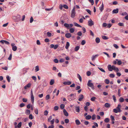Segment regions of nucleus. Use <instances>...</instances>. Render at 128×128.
<instances>
[{
	"instance_id": "obj_1",
	"label": "nucleus",
	"mask_w": 128,
	"mask_h": 128,
	"mask_svg": "<svg viewBox=\"0 0 128 128\" xmlns=\"http://www.w3.org/2000/svg\"><path fill=\"white\" fill-rule=\"evenodd\" d=\"M108 70L110 71H112L113 70H114V71L118 72L119 70L118 68L116 67L114 65L111 66V65L109 64L108 66Z\"/></svg>"
},
{
	"instance_id": "obj_2",
	"label": "nucleus",
	"mask_w": 128,
	"mask_h": 128,
	"mask_svg": "<svg viewBox=\"0 0 128 128\" xmlns=\"http://www.w3.org/2000/svg\"><path fill=\"white\" fill-rule=\"evenodd\" d=\"M121 107V105L119 104H118L116 108L113 110V112L116 113H117L118 112H120L121 111L120 110Z\"/></svg>"
},
{
	"instance_id": "obj_3",
	"label": "nucleus",
	"mask_w": 128,
	"mask_h": 128,
	"mask_svg": "<svg viewBox=\"0 0 128 128\" xmlns=\"http://www.w3.org/2000/svg\"><path fill=\"white\" fill-rule=\"evenodd\" d=\"M76 94H71L68 95L69 100L70 101L73 100L76 98Z\"/></svg>"
},
{
	"instance_id": "obj_4",
	"label": "nucleus",
	"mask_w": 128,
	"mask_h": 128,
	"mask_svg": "<svg viewBox=\"0 0 128 128\" xmlns=\"http://www.w3.org/2000/svg\"><path fill=\"white\" fill-rule=\"evenodd\" d=\"M75 7L74 6L71 12V16L72 18H74L75 16L76 12L75 11Z\"/></svg>"
},
{
	"instance_id": "obj_5",
	"label": "nucleus",
	"mask_w": 128,
	"mask_h": 128,
	"mask_svg": "<svg viewBox=\"0 0 128 128\" xmlns=\"http://www.w3.org/2000/svg\"><path fill=\"white\" fill-rule=\"evenodd\" d=\"M92 80H89L88 81L87 83L88 86L91 87L92 89H94V86L93 83L91 82Z\"/></svg>"
},
{
	"instance_id": "obj_6",
	"label": "nucleus",
	"mask_w": 128,
	"mask_h": 128,
	"mask_svg": "<svg viewBox=\"0 0 128 128\" xmlns=\"http://www.w3.org/2000/svg\"><path fill=\"white\" fill-rule=\"evenodd\" d=\"M64 25L68 29L72 28L73 26V24H68L67 23H65Z\"/></svg>"
},
{
	"instance_id": "obj_7",
	"label": "nucleus",
	"mask_w": 128,
	"mask_h": 128,
	"mask_svg": "<svg viewBox=\"0 0 128 128\" xmlns=\"http://www.w3.org/2000/svg\"><path fill=\"white\" fill-rule=\"evenodd\" d=\"M88 25L90 26H92L94 24V23L91 19H90L88 22Z\"/></svg>"
},
{
	"instance_id": "obj_8",
	"label": "nucleus",
	"mask_w": 128,
	"mask_h": 128,
	"mask_svg": "<svg viewBox=\"0 0 128 128\" xmlns=\"http://www.w3.org/2000/svg\"><path fill=\"white\" fill-rule=\"evenodd\" d=\"M65 36L67 38H69L72 36V35L70 33H67L65 34Z\"/></svg>"
},
{
	"instance_id": "obj_9",
	"label": "nucleus",
	"mask_w": 128,
	"mask_h": 128,
	"mask_svg": "<svg viewBox=\"0 0 128 128\" xmlns=\"http://www.w3.org/2000/svg\"><path fill=\"white\" fill-rule=\"evenodd\" d=\"M71 84V82L70 81L65 82L63 83V84L64 85H70Z\"/></svg>"
},
{
	"instance_id": "obj_10",
	"label": "nucleus",
	"mask_w": 128,
	"mask_h": 128,
	"mask_svg": "<svg viewBox=\"0 0 128 128\" xmlns=\"http://www.w3.org/2000/svg\"><path fill=\"white\" fill-rule=\"evenodd\" d=\"M84 96L82 94H81L80 95L79 98L78 99V100L80 101H82V99L84 98Z\"/></svg>"
},
{
	"instance_id": "obj_11",
	"label": "nucleus",
	"mask_w": 128,
	"mask_h": 128,
	"mask_svg": "<svg viewBox=\"0 0 128 128\" xmlns=\"http://www.w3.org/2000/svg\"><path fill=\"white\" fill-rule=\"evenodd\" d=\"M98 56V54H96L95 55H93L92 56V60L93 61L97 57V56Z\"/></svg>"
},
{
	"instance_id": "obj_12",
	"label": "nucleus",
	"mask_w": 128,
	"mask_h": 128,
	"mask_svg": "<svg viewBox=\"0 0 128 128\" xmlns=\"http://www.w3.org/2000/svg\"><path fill=\"white\" fill-rule=\"evenodd\" d=\"M63 112L65 116H68V114L66 110L64 109L63 110Z\"/></svg>"
},
{
	"instance_id": "obj_13",
	"label": "nucleus",
	"mask_w": 128,
	"mask_h": 128,
	"mask_svg": "<svg viewBox=\"0 0 128 128\" xmlns=\"http://www.w3.org/2000/svg\"><path fill=\"white\" fill-rule=\"evenodd\" d=\"M22 126V122H20L18 124L17 126H15V128H20Z\"/></svg>"
},
{
	"instance_id": "obj_14",
	"label": "nucleus",
	"mask_w": 128,
	"mask_h": 128,
	"mask_svg": "<svg viewBox=\"0 0 128 128\" xmlns=\"http://www.w3.org/2000/svg\"><path fill=\"white\" fill-rule=\"evenodd\" d=\"M118 8H116V9H114L112 11V14H117L118 13Z\"/></svg>"
},
{
	"instance_id": "obj_15",
	"label": "nucleus",
	"mask_w": 128,
	"mask_h": 128,
	"mask_svg": "<svg viewBox=\"0 0 128 128\" xmlns=\"http://www.w3.org/2000/svg\"><path fill=\"white\" fill-rule=\"evenodd\" d=\"M31 86V84L30 83H28L27 85H26L25 86H24V88L25 89H27V88H30Z\"/></svg>"
},
{
	"instance_id": "obj_16",
	"label": "nucleus",
	"mask_w": 128,
	"mask_h": 128,
	"mask_svg": "<svg viewBox=\"0 0 128 128\" xmlns=\"http://www.w3.org/2000/svg\"><path fill=\"white\" fill-rule=\"evenodd\" d=\"M99 9L100 11L102 12V11L104 9V5L103 2L102 3V4L101 6L99 7Z\"/></svg>"
},
{
	"instance_id": "obj_17",
	"label": "nucleus",
	"mask_w": 128,
	"mask_h": 128,
	"mask_svg": "<svg viewBox=\"0 0 128 128\" xmlns=\"http://www.w3.org/2000/svg\"><path fill=\"white\" fill-rule=\"evenodd\" d=\"M31 99L32 103L33 104L34 102V98L33 95H31Z\"/></svg>"
},
{
	"instance_id": "obj_18",
	"label": "nucleus",
	"mask_w": 128,
	"mask_h": 128,
	"mask_svg": "<svg viewBox=\"0 0 128 128\" xmlns=\"http://www.w3.org/2000/svg\"><path fill=\"white\" fill-rule=\"evenodd\" d=\"M76 110V112H79L80 111V107L79 106H76L75 107Z\"/></svg>"
},
{
	"instance_id": "obj_19",
	"label": "nucleus",
	"mask_w": 128,
	"mask_h": 128,
	"mask_svg": "<svg viewBox=\"0 0 128 128\" xmlns=\"http://www.w3.org/2000/svg\"><path fill=\"white\" fill-rule=\"evenodd\" d=\"M104 106L106 108H110V105L109 103H106L105 104Z\"/></svg>"
},
{
	"instance_id": "obj_20",
	"label": "nucleus",
	"mask_w": 128,
	"mask_h": 128,
	"mask_svg": "<svg viewBox=\"0 0 128 128\" xmlns=\"http://www.w3.org/2000/svg\"><path fill=\"white\" fill-rule=\"evenodd\" d=\"M75 122L77 125H79L80 124V122L79 120H75Z\"/></svg>"
},
{
	"instance_id": "obj_21",
	"label": "nucleus",
	"mask_w": 128,
	"mask_h": 128,
	"mask_svg": "<svg viewBox=\"0 0 128 128\" xmlns=\"http://www.w3.org/2000/svg\"><path fill=\"white\" fill-rule=\"evenodd\" d=\"M70 45L69 42H67L66 43V45L65 46V48L66 49H68V47Z\"/></svg>"
},
{
	"instance_id": "obj_22",
	"label": "nucleus",
	"mask_w": 128,
	"mask_h": 128,
	"mask_svg": "<svg viewBox=\"0 0 128 128\" xmlns=\"http://www.w3.org/2000/svg\"><path fill=\"white\" fill-rule=\"evenodd\" d=\"M75 30V29L73 28H71L70 29L69 31L70 33H72L74 32Z\"/></svg>"
},
{
	"instance_id": "obj_23",
	"label": "nucleus",
	"mask_w": 128,
	"mask_h": 128,
	"mask_svg": "<svg viewBox=\"0 0 128 128\" xmlns=\"http://www.w3.org/2000/svg\"><path fill=\"white\" fill-rule=\"evenodd\" d=\"M74 25L76 26L80 27V28H82V26L79 25V24H77V23L74 22Z\"/></svg>"
},
{
	"instance_id": "obj_24",
	"label": "nucleus",
	"mask_w": 128,
	"mask_h": 128,
	"mask_svg": "<svg viewBox=\"0 0 128 128\" xmlns=\"http://www.w3.org/2000/svg\"><path fill=\"white\" fill-rule=\"evenodd\" d=\"M77 76L78 78L79 79L80 82L82 81V78L79 74H77Z\"/></svg>"
},
{
	"instance_id": "obj_25",
	"label": "nucleus",
	"mask_w": 128,
	"mask_h": 128,
	"mask_svg": "<svg viewBox=\"0 0 128 128\" xmlns=\"http://www.w3.org/2000/svg\"><path fill=\"white\" fill-rule=\"evenodd\" d=\"M124 101V98L122 97H120L119 99V102H123Z\"/></svg>"
},
{
	"instance_id": "obj_26",
	"label": "nucleus",
	"mask_w": 128,
	"mask_h": 128,
	"mask_svg": "<svg viewBox=\"0 0 128 128\" xmlns=\"http://www.w3.org/2000/svg\"><path fill=\"white\" fill-rule=\"evenodd\" d=\"M95 41L96 43H98L100 42V40L99 38H97L95 39Z\"/></svg>"
},
{
	"instance_id": "obj_27",
	"label": "nucleus",
	"mask_w": 128,
	"mask_h": 128,
	"mask_svg": "<svg viewBox=\"0 0 128 128\" xmlns=\"http://www.w3.org/2000/svg\"><path fill=\"white\" fill-rule=\"evenodd\" d=\"M38 104L41 107H42L44 106L43 102H38Z\"/></svg>"
},
{
	"instance_id": "obj_28",
	"label": "nucleus",
	"mask_w": 128,
	"mask_h": 128,
	"mask_svg": "<svg viewBox=\"0 0 128 128\" xmlns=\"http://www.w3.org/2000/svg\"><path fill=\"white\" fill-rule=\"evenodd\" d=\"M54 82V79H52L51 80L50 82V84L51 85H53Z\"/></svg>"
},
{
	"instance_id": "obj_29",
	"label": "nucleus",
	"mask_w": 128,
	"mask_h": 128,
	"mask_svg": "<svg viewBox=\"0 0 128 128\" xmlns=\"http://www.w3.org/2000/svg\"><path fill=\"white\" fill-rule=\"evenodd\" d=\"M92 118V116L90 115H88L86 116V120H89L90 119Z\"/></svg>"
},
{
	"instance_id": "obj_30",
	"label": "nucleus",
	"mask_w": 128,
	"mask_h": 128,
	"mask_svg": "<svg viewBox=\"0 0 128 128\" xmlns=\"http://www.w3.org/2000/svg\"><path fill=\"white\" fill-rule=\"evenodd\" d=\"M117 86L116 85H114L111 86V88L113 89H116L117 88Z\"/></svg>"
},
{
	"instance_id": "obj_31",
	"label": "nucleus",
	"mask_w": 128,
	"mask_h": 128,
	"mask_svg": "<svg viewBox=\"0 0 128 128\" xmlns=\"http://www.w3.org/2000/svg\"><path fill=\"white\" fill-rule=\"evenodd\" d=\"M104 82L106 84H108L110 82V81L108 79H106L104 80Z\"/></svg>"
},
{
	"instance_id": "obj_32",
	"label": "nucleus",
	"mask_w": 128,
	"mask_h": 128,
	"mask_svg": "<svg viewBox=\"0 0 128 128\" xmlns=\"http://www.w3.org/2000/svg\"><path fill=\"white\" fill-rule=\"evenodd\" d=\"M12 49L14 51H16L17 49V47L16 46L12 47Z\"/></svg>"
},
{
	"instance_id": "obj_33",
	"label": "nucleus",
	"mask_w": 128,
	"mask_h": 128,
	"mask_svg": "<svg viewBox=\"0 0 128 128\" xmlns=\"http://www.w3.org/2000/svg\"><path fill=\"white\" fill-rule=\"evenodd\" d=\"M98 68L101 71H102V72H103L104 73L105 72V71L102 68H100V67H98Z\"/></svg>"
},
{
	"instance_id": "obj_34",
	"label": "nucleus",
	"mask_w": 128,
	"mask_h": 128,
	"mask_svg": "<svg viewBox=\"0 0 128 128\" xmlns=\"http://www.w3.org/2000/svg\"><path fill=\"white\" fill-rule=\"evenodd\" d=\"M109 119L108 118H106L104 120V121L106 123H108L109 122Z\"/></svg>"
},
{
	"instance_id": "obj_35",
	"label": "nucleus",
	"mask_w": 128,
	"mask_h": 128,
	"mask_svg": "<svg viewBox=\"0 0 128 128\" xmlns=\"http://www.w3.org/2000/svg\"><path fill=\"white\" fill-rule=\"evenodd\" d=\"M80 47L79 46H77L74 49V50L77 51L79 49Z\"/></svg>"
},
{
	"instance_id": "obj_36",
	"label": "nucleus",
	"mask_w": 128,
	"mask_h": 128,
	"mask_svg": "<svg viewBox=\"0 0 128 128\" xmlns=\"http://www.w3.org/2000/svg\"><path fill=\"white\" fill-rule=\"evenodd\" d=\"M39 70V67L38 66H37L35 67V70L36 72H37Z\"/></svg>"
},
{
	"instance_id": "obj_37",
	"label": "nucleus",
	"mask_w": 128,
	"mask_h": 128,
	"mask_svg": "<svg viewBox=\"0 0 128 128\" xmlns=\"http://www.w3.org/2000/svg\"><path fill=\"white\" fill-rule=\"evenodd\" d=\"M109 76L111 78H114L115 76V75L114 74H109Z\"/></svg>"
},
{
	"instance_id": "obj_38",
	"label": "nucleus",
	"mask_w": 128,
	"mask_h": 128,
	"mask_svg": "<svg viewBox=\"0 0 128 128\" xmlns=\"http://www.w3.org/2000/svg\"><path fill=\"white\" fill-rule=\"evenodd\" d=\"M102 38L104 40H108V38L104 36H102Z\"/></svg>"
},
{
	"instance_id": "obj_39",
	"label": "nucleus",
	"mask_w": 128,
	"mask_h": 128,
	"mask_svg": "<svg viewBox=\"0 0 128 128\" xmlns=\"http://www.w3.org/2000/svg\"><path fill=\"white\" fill-rule=\"evenodd\" d=\"M112 98L114 102H116V99L115 96L114 95H113Z\"/></svg>"
},
{
	"instance_id": "obj_40",
	"label": "nucleus",
	"mask_w": 128,
	"mask_h": 128,
	"mask_svg": "<svg viewBox=\"0 0 128 128\" xmlns=\"http://www.w3.org/2000/svg\"><path fill=\"white\" fill-rule=\"evenodd\" d=\"M30 113V111L29 110H26V114H29Z\"/></svg>"
},
{
	"instance_id": "obj_41",
	"label": "nucleus",
	"mask_w": 128,
	"mask_h": 128,
	"mask_svg": "<svg viewBox=\"0 0 128 128\" xmlns=\"http://www.w3.org/2000/svg\"><path fill=\"white\" fill-rule=\"evenodd\" d=\"M34 112L36 114H38V110L37 108L36 109H35L34 110Z\"/></svg>"
},
{
	"instance_id": "obj_42",
	"label": "nucleus",
	"mask_w": 128,
	"mask_h": 128,
	"mask_svg": "<svg viewBox=\"0 0 128 128\" xmlns=\"http://www.w3.org/2000/svg\"><path fill=\"white\" fill-rule=\"evenodd\" d=\"M86 43V41L84 40H83L81 42V44L82 45H83L84 44Z\"/></svg>"
},
{
	"instance_id": "obj_43",
	"label": "nucleus",
	"mask_w": 128,
	"mask_h": 128,
	"mask_svg": "<svg viewBox=\"0 0 128 128\" xmlns=\"http://www.w3.org/2000/svg\"><path fill=\"white\" fill-rule=\"evenodd\" d=\"M86 11L89 13L90 15L91 14V12L90 10L89 9H86Z\"/></svg>"
},
{
	"instance_id": "obj_44",
	"label": "nucleus",
	"mask_w": 128,
	"mask_h": 128,
	"mask_svg": "<svg viewBox=\"0 0 128 128\" xmlns=\"http://www.w3.org/2000/svg\"><path fill=\"white\" fill-rule=\"evenodd\" d=\"M96 99V98L95 97L93 96L91 98L90 100L92 101H94Z\"/></svg>"
},
{
	"instance_id": "obj_45",
	"label": "nucleus",
	"mask_w": 128,
	"mask_h": 128,
	"mask_svg": "<svg viewBox=\"0 0 128 128\" xmlns=\"http://www.w3.org/2000/svg\"><path fill=\"white\" fill-rule=\"evenodd\" d=\"M6 78L8 82H10V76H7Z\"/></svg>"
},
{
	"instance_id": "obj_46",
	"label": "nucleus",
	"mask_w": 128,
	"mask_h": 128,
	"mask_svg": "<svg viewBox=\"0 0 128 128\" xmlns=\"http://www.w3.org/2000/svg\"><path fill=\"white\" fill-rule=\"evenodd\" d=\"M122 64V62L120 60H118L117 62V64L118 65H120Z\"/></svg>"
},
{
	"instance_id": "obj_47",
	"label": "nucleus",
	"mask_w": 128,
	"mask_h": 128,
	"mask_svg": "<svg viewBox=\"0 0 128 128\" xmlns=\"http://www.w3.org/2000/svg\"><path fill=\"white\" fill-rule=\"evenodd\" d=\"M96 118V116L95 114H93L92 116V120H94Z\"/></svg>"
},
{
	"instance_id": "obj_48",
	"label": "nucleus",
	"mask_w": 128,
	"mask_h": 128,
	"mask_svg": "<svg viewBox=\"0 0 128 128\" xmlns=\"http://www.w3.org/2000/svg\"><path fill=\"white\" fill-rule=\"evenodd\" d=\"M64 106L63 104H61L60 105V108L62 109H63L64 108Z\"/></svg>"
},
{
	"instance_id": "obj_49",
	"label": "nucleus",
	"mask_w": 128,
	"mask_h": 128,
	"mask_svg": "<svg viewBox=\"0 0 128 128\" xmlns=\"http://www.w3.org/2000/svg\"><path fill=\"white\" fill-rule=\"evenodd\" d=\"M90 35L94 37V34L92 31L91 30H90Z\"/></svg>"
},
{
	"instance_id": "obj_50",
	"label": "nucleus",
	"mask_w": 128,
	"mask_h": 128,
	"mask_svg": "<svg viewBox=\"0 0 128 128\" xmlns=\"http://www.w3.org/2000/svg\"><path fill=\"white\" fill-rule=\"evenodd\" d=\"M86 74L87 76H89L91 74V72L89 71H88L86 72Z\"/></svg>"
},
{
	"instance_id": "obj_51",
	"label": "nucleus",
	"mask_w": 128,
	"mask_h": 128,
	"mask_svg": "<svg viewBox=\"0 0 128 128\" xmlns=\"http://www.w3.org/2000/svg\"><path fill=\"white\" fill-rule=\"evenodd\" d=\"M110 118L112 120H115L114 117L112 115L110 116Z\"/></svg>"
},
{
	"instance_id": "obj_52",
	"label": "nucleus",
	"mask_w": 128,
	"mask_h": 128,
	"mask_svg": "<svg viewBox=\"0 0 128 128\" xmlns=\"http://www.w3.org/2000/svg\"><path fill=\"white\" fill-rule=\"evenodd\" d=\"M113 46L116 49H118V46L116 44H114Z\"/></svg>"
},
{
	"instance_id": "obj_53",
	"label": "nucleus",
	"mask_w": 128,
	"mask_h": 128,
	"mask_svg": "<svg viewBox=\"0 0 128 128\" xmlns=\"http://www.w3.org/2000/svg\"><path fill=\"white\" fill-rule=\"evenodd\" d=\"M77 35L79 36H81L82 35V34L81 32H79L77 33Z\"/></svg>"
},
{
	"instance_id": "obj_54",
	"label": "nucleus",
	"mask_w": 128,
	"mask_h": 128,
	"mask_svg": "<svg viewBox=\"0 0 128 128\" xmlns=\"http://www.w3.org/2000/svg\"><path fill=\"white\" fill-rule=\"evenodd\" d=\"M118 24L120 26H124V24L123 23H119Z\"/></svg>"
},
{
	"instance_id": "obj_55",
	"label": "nucleus",
	"mask_w": 128,
	"mask_h": 128,
	"mask_svg": "<svg viewBox=\"0 0 128 128\" xmlns=\"http://www.w3.org/2000/svg\"><path fill=\"white\" fill-rule=\"evenodd\" d=\"M25 106V104L23 103L21 104L20 105V106L22 108L23 107H24Z\"/></svg>"
},
{
	"instance_id": "obj_56",
	"label": "nucleus",
	"mask_w": 128,
	"mask_h": 128,
	"mask_svg": "<svg viewBox=\"0 0 128 128\" xmlns=\"http://www.w3.org/2000/svg\"><path fill=\"white\" fill-rule=\"evenodd\" d=\"M54 62L55 63H58V60L57 59H55L54 60Z\"/></svg>"
},
{
	"instance_id": "obj_57",
	"label": "nucleus",
	"mask_w": 128,
	"mask_h": 128,
	"mask_svg": "<svg viewBox=\"0 0 128 128\" xmlns=\"http://www.w3.org/2000/svg\"><path fill=\"white\" fill-rule=\"evenodd\" d=\"M22 100L23 102H27V100L26 98H22Z\"/></svg>"
},
{
	"instance_id": "obj_58",
	"label": "nucleus",
	"mask_w": 128,
	"mask_h": 128,
	"mask_svg": "<svg viewBox=\"0 0 128 128\" xmlns=\"http://www.w3.org/2000/svg\"><path fill=\"white\" fill-rule=\"evenodd\" d=\"M54 119H52L51 121H50V122L51 124H52V125H53L54 123Z\"/></svg>"
},
{
	"instance_id": "obj_59",
	"label": "nucleus",
	"mask_w": 128,
	"mask_h": 128,
	"mask_svg": "<svg viewBox=\"0 0 128 128\" xmlns=\"http://www.w3.org/2000/svg\"><path fill=\"white\" fill-rule=\"evenodd\" d=\"M63 7L66 9H68V6L66 4H64L63 5Z\"/></svg>"
},
{
	"instance_id": "obj_60",
	"label": "nucleus",
	"mask_w": 128,
	"mask_h": 128,
	"mask_svg": "<svg viewBox=\"0 0 128 128\" xmlns=\"http://www.w3.org/2000/svg\"><path fill=\"white\" fill-rule=\"evenodd\" d=\"M12 54H10L9 57L8 58V59L9 60H10L12 59Z\"/></svg>"
},
{
	"instance_id": "obj_61",
	"label": "nucleus",
	"mask_w": 128,
	"mask_h": 128,
	"mask_svg": "<svg viewBox=\"0 0 128 128\" xmlns=\"http://www.w3.org/2000/svg\"><path fill=\"white\" fill-rule=\"evenodd\" d=\"M121 15L122 16H125V15H128V14L126 12H124L123 13H122V14H121Z\"/></svg>"
},
{
	"instance_id": "obj_62",
	"label": "nucleus",
	"mask_w": 128,
	"mask_h": 128,
	"mask_svg": "<svg viewBox=\"0 0 128 128\" xmlns=\"http://www.w3.org/2000/svg\"><path fill=\"white\" fill-rule=\"evenodd\" d=\"M29 118L31 120H32L33 119L32 116V114H30L29 115Z\"/></svg>"
},
{
	"instance_id": "obj_63",
	"label": "nucleus",
	"mask_w": 128,
	"mask_h": 128,
	"mask_svg": "<svg viewBox=\"0 0 128 128\" xmlns=\"http://www.w3.org/2000/svg\"><path fill=\"white\" fill-rule=\"evenodd\" d=\"M33 20H34V19H33L32 17V16L31 17V18L30 19V23H32L33 21Z\"/></svg>"
},
{
	"instance_id": "obj_64",
	"label": "nucleus",
	"mask_w": 128,
	"mask_h": 128,
	"mask_svg": "<svg viewBox=\"0 0 128 128\" xmlns=\"http://www.w3.org/2000/svg\"><path fill=\"white\" fill-rule=\"evenodd\" d=\"M64 122L65 123H68L69 122V120L68 119H66L65 120Z\"/></svg>"
}]
</instances>
